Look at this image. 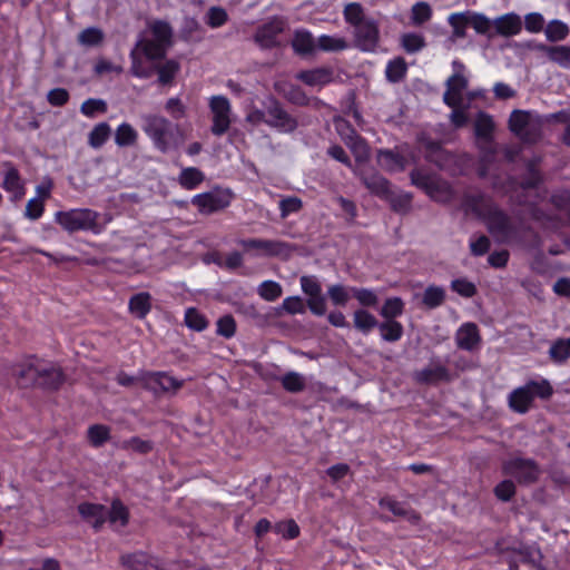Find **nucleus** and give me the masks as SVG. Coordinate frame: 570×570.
Listing matches in <instances>:
<instances>
[{
	"mask_svg": "<svg viewBox=\"0 0 570 570\" xmlns=\"http://www.w3.org/2000/svg\"><path fill=\"white\" fill-rule=\"evenodd\" d=\"M107 520L112 524L119 522L121 527L127 525L129 512L120 500H114L111 508L107 509Z\"/></svg>",
	"mask_w": 570,
	"mask_h": 570,
	"instance_id": "obj_42",
	"label": "nucleus"
},
{
	"mask_svg": "<svg viewBox=\"0 0 570 570\" xmlns=\"http://www.w3.org/2000/svg\"><path fill=\"white\" fill-rule=\"evenodd\" d=\"M145 386L158 392H176L183 386V381H179L166 373L156 372L147 374L145 377Z\"/></svg>",
	"mask_w": 570,
	"mask_h": 570,
	"instance_id": "obj_15",
	"label": "nucleus"
},
{
	"mask_svg": "<svg viewBox=\"0 0 570 570\" xmlns=\"http://www.w3.org/2000/svg\"><path fill=\"white\" fill-rule=\"evenodd\" d=\"M465 11L450 14L448 22L453 29L454 38H464L466 36L465 29L470 26Z\"/></svg>",
	"mask_w": 570,
	"mask_h": 570,
	"instance_id": "obj_57",
	"label": "nucleus"
},
{
	"mask_svg": "<svg viewBox=\"0 0 570 570\" xmlns=\"http://www.w3.org/2000/svg\"><path fill=\"white\" fill-rule=\"evenodd\" d=\"M276 311L278 315L282 312L291 315L303 314L306 311V305L299 296H289L283 301V304Z\"/></svg>",
	"mask_w": 570,
	"mask_h": 570,
	"instance_id": "obj_58",
	"label": "nucleus"
},
{
	"mask_svg": "<svg viewBox=\"0 0 570 570\" xmlns=\"http://www.w3.org/2000/svg\"><path fill=\"white\" fill-rule=\"evenodd\" d=\"M479 328L474 323L463 324L456 332L455 342L459 348L472 351L480 343Z\"/></svg>",
	"mask_w": 570,
	"mask_h": 570,
	"instance_id": "obj_21",
	"label": "nucleus"
},
{
	"mask_svg": "<svg viewBox=\"0 0 570 570\" xmlns=\"http://www.w3.org/2000/svg\"><path fill=\"white\" fill-rule=\"evenodd\" d=\"M191 204L196 206L202 214H212L227 207L229 205V198L219 193H205L194 196Z\"/></svg>",
	"mask_w": 570,
	"mask_h": 570,
	"instance_id": "obj_13",
	"label": "nucleus"
},
{
	"mask_svg": "<svg viewBox=\"0 0 570 570\" xmlns=\"http://www.w3.org/2000/svg\"><path fill=\"white\" fill-rule=\"evenodd\" d=\"M205 179L204 174L196 167L184 168L178 177L181 187L186 189H194Z\"/></svg>",
	"mask_w": 570,
	"mask_h": 570,
	"instance_id": "obj_35",
	"label": "nucleus"
},
{
	"mask_svg": "<svg viewBox=\"0 0 570 570\" xmlns=\"http://www.w3.org/2000/svg\"><path fill=\"white\" fill-rule=\"evenodd\" d=\"M351 293L362 306L374 307L379 303L377 295L370 288L351 287Z\"/></svg>",
	"mask_w": 570,
	"mask_h": 570,
	"instance_id": "obj_59",
	"label": "nucleus"
},
{
	"mask_svg": "<svg viewBox=\"0 0 570 570\" xmlns=\"http://www.w3.org/2000/svg\"><path fill=\"white\" fill-rule=\"evenodd\" d=\"M348 47L346 40L341 37L323 35L316 41V50L322 51H342Z\"/></svg>",
	"mask_w": 570,
	"mask_h": 570,
	"instance_id": "obj_43",
	"label": "nucleus"
},
{
	"mask_svg": "<svg viewBox=\"0 0 570 570\" xmlns=\"http://www.w3.org/2000/svg\"><path fill=\"white\" fill-rule=\"evenodd\" d=\"M282 386L289 393H299L306 387L305 377L294 371L287 372L281 379Z\"/></svg>",
	"mask_w": 570,
	"mask_h": 570,
	"instance_id": "obj_36",
	"label": "nucleus"
},
{
	"mask_svg": "<svg viewBox=\"0 0 570 570\" xmlns=\"http://www.w3.org/2000/svg\"><path fill=\"white\" fill-rule=\"evenodd\" d=\"M6 173L2 181V188L13 195V199H20L24 195V186L18 169L9 161L3 163Z\"/></svg>",
	"mask_w": 570,
	"mask_h": 570,
	"instance_id": "obj_19",
	"label": "nucleus"
},
{
	"mask_svg": "<svg viewBox=\"0 0 570 570\" xmlns=\"http://www.w3.org/2000/svg\"><path fill=\"white\" fill-rule=\"evenodd\" d=\"M78 512L97 531L101 529L107 520V508L102 504L82 502L78 505Z\"/></svg>",
	"mask_w": 570,
	"mask_h": 570,
	"instance_id": "obj_18",
	"label": "nucleus"
},
{
	"mask_svg": "<svg viewBox=\"0 0 570 570\" xmlns=\"http://www.w3.org/2000/svg\"><path fill=\"white\" fill-rule=\"evenodd\" d=\"M120 560L128 570H165L156 558L141 551L121 556Z\"/></svg>",
	"mask_w": 570,
	"mask_h": 570,
	"instance_id": "obj_17",
	"label": "nucleus"
},
{
	"mask_svg": "<svg viewBox=\"0 0 570 570\" xmlns=\"http://www.w3.org/2000/svg\"><path fill=\"white\" fill-rule=\"evenodd\" d=\"M142 131L150 138L155 148L167 154L170 150L178 149L185 141L184 131L179 125L159 115H144Z\"/></svg>",
	"mask_w": 570,
	"mask_h": 570,
	"instance_id": "obj_2",
	"label": "nucleus"
},
{
	"mask_svg": "<svg viewBox=\"0 0 570 570\" xmlns=\"http://www.w3.org/2000/svg\"><path fill=\"white\" fill-rule=\"evenodd\" d=\"M382 340L386 342H397L403 335V325L395 320H386L377 325Z\"/></svg>",
	"mask_w": 570,
	"mask_h": 570,
	"instance_id": "obj_33",
	"label": "nucleus"
},
{
	"mask_svg": "<svg viewBox=\"0 0 570 570\" xmlns=\"http://www.w3.org/2000/svg\"><path fill=\"white\" fill-rule=\"evenodd\" d=\"M168 48L154 39H139L131 51L145 56L149 60H161L166 57Z\"/></svg>",
	"mask_w": 570,
	"mask_h": 570,
	"instance_id": "obj_22",
	"label": "nucleus"
},
{
	"mask_svg": "<svg viewBox=\"0 0 570 570\" xmlns=\"http://www.w3.org/2000/svg\"><path fill=\"white\" fill-rule=\"evenodd\" d=\"M362 183L371 193L385 198L390 193V181L379 173H362Z\"/></svg>",
	"mask_w": 570,
	"mask_h": 570,
	"instance_id": "obj_24",
	"label": "nucleus"
},
{
	"mask_svg": "<svg viewBox=\"0 0 570 570\" xmlns=\"http://www.w3.org/2000/svg\"><path fill=\"white\" fill-rule=\"evenodd\" d=\"M468 205L473 213L481 217L490 234L499 243H507L515 233L511 218L483 194L468 198Z\"/></svg>",
	"mask_w": 570,
	"mask_h": 570,
	"instance_id": "obj_1",
	"label": "nucleus"
},
{
	"mask_svg": "<svg viewBox=\"0 0 570 570\" xmlns=\"http://www.w3.org/2000/svg\"><path fill=\"white\" fill-rule=\"evenodd\" d=\"M432 17V9L428 2H416L411 9V20L415 26H421Z\"/></svg>",
	"mask_w": 570,
	"mask_h": 570,
	"instance_id": "obj_55",
	"label": "nucleus"
},
{
	"mask_svg": "<svg viewBox=\"0 0 570 570\" xmlns=\"http://www.w3.org/2000/svg\"><path fill=\"white\" fill-rule=\"evenodd\" d=\"M137 131L134 127L127 122H122L118 126L115 135V142L120 146H131L137 141Z\"/></svg>",
	"mask_w": 570,
	"mask_h": 570,
	"instance_id": "obj_46",
	"label": "nucleus"
},
{
	"mask_svg": "<svg viewBox=\"0 0 570 570\" xmlns=\"http://www.w3.org/2000/svg\"><path fill=\"white\" fill-rule=\"evenodd\" d=\"M266 125L279 132L291 134L297 129L298 121L284 109L277 99L269 97L267 98Z\"/></svg>",
	"mask_w": 570,
	"mask_h": 570,
	"instance_id": "obj_7",
	"label": "nucleus"
},
{
	"mask_svg": "<svg viewBox=\"0 0 570 570\" xmlns=\"http://www.w3.org/2000/svg\"><path fill=\"white\" fill-rule=\"evenodd\" d=\"M41 374L37 381L36 387L45 391H57L66 381V376L59 366L45 364L41 366Z\"/></svg>",
	"mask_w": 570,
	"mask_h": 570,
	"instance_id": "obj_14",
	"label": "nucleus"
},
{
	"mask_svg": "<svg viewBox=\"0 0 570 570\" xmlns=\"http://www.w3.org/2000/svg\"><path fill=\"white\" fill-rule=\"evenodd\" d=\"M88 439L94 446L99 448L110 439V429L104 424H94L88 429Z\"/></svg>",
	"mask_w": 570,
	"mask_h": 570,
	"instance_id": "obj_53",
	"label": "nucleus"
},
{
	"mask_svg": "<svg viewBox=\"0 0 570 570\" xmlns=\"http://www.w3.org/2000/svg\"><path fill=\"white\" fill-rule=\"evenodd\" d=\"M533 49L544 52L550 61L559 65L561 68L570 69V45L547 46L537 43L533 46Z\"/></svg>",
	"mask_w": 570,
	"mask_h": 570,
	"instance_id": "obj_20",
	"label": "nucleus"
},
{
	"mask_svg": "<svg viewBox=\"0 0 570 570\" xmlns=\"http://www.w3.org/2000/svg\"><path fill=\"white\" fill-rule=\"evenodd\" d=\"M445 291L441 286L430 285L425 288L422 296V304L428 308H436L443 304Z\"/></svg>",
	"mask_w": 570,
	"mask_h": 570,
	"instance_id": "obj_37",
	"label": "nucleus"
},
{
	"mask_svg": "<svg viewBox=\"0 0 570 570\" xmlns=\"http://www.w3.org/2000/svg\"><path fill=\"white\" fill-rule=\"evenodd\" d=\"M473 129L475 139L494 138L495 124L492 116L484 111H479L473 124Z\"/></svg>",
	"mask_w": 570,
	"mask_h": 570,
	"instance_id": "obj_28",
	"label": "nucleus"
},
{
	"mask_svg": "<svg viewBox=\"0 0 570 570\" xmlns=\"http://www.w3.org/2000/svg\"><path fill=\"white\" fill-rule=\"evenodd\" d=\"M202 27L195 18L186 17L180 29V38L185 41H200Z\"/></svg>",
	"mask_w": 570,
	"mask_h": 570,
	"instance_id": "obj_41",
	"label": "nucleus"
},
{
	"mask_svg": "<svg viewBox=\"0 0 570 570\" xmlns=\"http://www.w3.org/2000/svg\"><path fill=\"white\" fill-rule=\"evenodd\" d=\"M102 40L104 32L96 27L86 28L78 35V42L86 47L98 46Z\"/></svg>",
	"mask_w": 570,
	"mask_h": 570,
	"instance_id": "obj_56",
	"label": "nucleus"
},
{
	"mask_svg": "<svg viewBox=\"0 0 570 570\" xmlns=\"http://www.w3.org/2000/svg\"><path fill=\"white\" fill-rule=\"evenodd\" d=\"M110 127L107 122H99L89 132L88 142L92 148H100L110 136Z\"/></svg>",
	"mask_w": 570,
	"mask_h": 570,
	"instance_id": "obj_48",
	"label": "nucleus"
},
{
	"mask_svg": "<svg viewBox=\"0 0 570 570\" xmlns=\"http://www.w3.org/2000/svg\"><path fill=\"white\" fill-rule=\"evenodd\" d=\"M406 62L402 57L391 60L385 70V75L389 81L399 82L406 73Z\"/></svg>",
	"mask_w": 570,
	"mask_h": 570,
	"instance_id": "obj_49",
	"label": "nucleus"
},
{
	"mask_svg": "<svg viewBox=\"0 0 570 570\" xmlns=\"http://www.w3.org/2000/svg\"><path fill=\"white\" fill-rule=\"evenodd\" d=\"M154 40L161 43L166 48L171 46L173 29L168 22L158 20L151 26Z\"/></svg>",
	"mask_w": 570,
	"mask_h": 570,
	"instance_id": "obj_45",
	"label": "nucleus"
},
{
	"mask_svg": "<svg viewBox=\"0 0 570 570\" xmlns=\"http://www.w3.org/2000/svg\"><path fill=\"white\" fill-rule=\"evenodd\" d=\"M377 159L380 165L389 171H402L406 166L405 157L390 149L380 150Z\"/></svg>",
	"mask_w": 570,
	"mask_h": 570,
	"instance_id": "obj_27",
	"label": "nucleus"
},
{
	"mask_svg": "<svg viewBox=\"0 0 570 570\" xmlns=\"http://www.w3.org/2000/svg\"><path fill=\"white\" fill-rule=\"evenodd\" d=\"M403 311V299L401 297H390L384 302L380 314L385 320H394L395 317L402 315Z\"/></svg>",
	"mask_w": 570,
	"mask_h": 570,
	"instance_id": "obj_50",
	"label": "nucleus"
},
{
	"mask_svg": "<svg viewBox=\"0 0 570 570\" xmlns=\"http://www.w3.org/2000/svg\"><path fill=\"white\" fill-rule=\"evenodd\" d=\"M353 322L354 327L364 334L368 333L379 325L376 317L363 308L356 309L354 312Z\"/></svg>",
	"mask_w": 570,
	"mask_h": 570,
	"instance_id": "obj_34",
	"label": "nucleus"
},
{
	"mask_svg": "<svg viewBox=\"0 0 570 570\" xmlns=\"http://www.w3.org/2000/svg\"><path fill=\"white\" fill-rule=\"evenodd\" d=\"M185 324L189 328L200 332L207 327L208 322L204 315L191 307L188 308L185 313Z\"/></svg>",
	"mask_w": 570,
	"mask_h": 570,
	"instance_id": "obj_62",
	"label": "nucleus"
},
{
	"mask_svg": "<svg viewBox=\"0 0 570 570\" xmlns=\"http://www.w3.org/2000/svg\"><path fill=\"white\" fill-rule=\"evenodd\" d=\"M410 178L413 185L423 189L430 196H434V194L441 189V184L435 176L421 169H413L410 173Z\"/></svg>",
	"mask_w": 570,
	"mask_h": 570,
	"instance_id": "obj_26",
	"label": "nucleus"
},
{
	"mask_svg": "<svg viewBox=\"0 0 570 570\" xmlns=\"http://www.w3.org/2000/svg\"><path fill=\"white\" fill-rule=\"evenodd\" d=\"M402 47L407 53H415L425 46L424 38L417 33H405L401 39Z\"/></svg>",
	"mask_w": 570,
	"mask_h": 570,
	"instance_id": "obj_63",
	"label": "nucleus"
},
{
	"mask_svg": "<svg viewBox=\"0 0 570 570\" xmlns=\"http://www.w3.org/2000/svg\"><path fill=\"white\" fill-rule=\"evenodd\" d=\"M343 125L351 132V137H348V140L346 139V146L351 148L356 160L366 159L368 157L366 141L347 122Z\"/></svg>",
	"mask_w": 570,
	"mask_h": 570,
	"instance_id": "obj_30",
	"label": "nucleus"
},
{
	"mask_svg": "<svg viewBox=\"0 0 570 570\" xmlns=\"http://www.w3.org/2000/svg\"><path fill=\"white\" fill-rule=\"evenodd\" d=\"M530 111L525 110H513L509 117V129L511 132H513L515 136H519L524 131L527 126H529V122L534 117Z\"/></svg>",
	"mask_w": 570,
	"mask_h": 570,
	"instance_id": "obj_32",
	"label": "nucleus"
},
{
	"mask_svg": "<svg viewBox=\"0 0 570 570\" xmlns=\"http://www.w3.org/2000/svg\"><path fill=\"white\" fill-rule=\"evenodd\" d=\"M525 142H535L541 137V119L539 116H534L529 126L518 136Z\"/></svg>",
	"mask_w": 570,
	"mask_h": 570,
	"instance_id": "obj_61",
	"label": "nucleus"
},
{
	"mask_svg": "<svg viewBox=\"0 0 570 570\" xmlns=\"http://www.w3.org/2000/svg\"><path fill=\"white\" fill-rule=\"evenodd\" d=\"M273 529L276 533L282 534L284 539L291 540L299 535V527L292 519L277 522Z\"/></svg>",
	"mask_w": 570,
	"mask_h": 570,
	"instance_id": "obj_64",
	"label": "nucleus"
},
{
	"mask_svg": "<svg viewBox=\"0 0 570 570\" xmlns=\"http://www.w3.org/2000/svg\"><path fill=\"white\" fill-rule=\"evenodd\" d=\"M238 245H240L245 250L256 249L265 256L279 257L283 259H287L294 250V245L277 239H240L238 240Z\"/></svg>",
	"mask_w": 570,
	"mask_h": 570,
	"instance_id": "obj_6",
	"label": "nucleus"
},
{
	"mask_svg": "<svg viewBox=\"0 0 570 570\" xmlns=\"http://www.w3.org/2000/svg\"><path fill=\"white\" fill-rule=\"evenodd\" d=\"M158 72V81L161 85L171 83L180 66L176 60H167L164 65L156 67Z\"/></svg>",
	"mask_w": 570,
	"mask_h": 570,
	"instance_id": "obj_54",
	"label": "nucleus"
},
{
	"mask_svg": "<svg viewBox=\"0 0 570 570\" xmlns=\"http://www.w3.org/2000/svg\"><path fill=\"white\" fill-rule=\"evenodd\" d=\"M540 472L538 463L532 459L513 458L502 464V473L514 478L520 484L534 483Z\"/></svg>",
	"mask_w": 570,
	"mask_h": 570,
	"instance_id": "obj_5",
	"label": "nucleus"
},
{
	"mask_svg": "<svg viewBox=\"0 0 570 570\" xmlns=\"http://www.w3.org/2000/svg\"><path fill=\"white\" fill-rule=\"evenodd\" d=\"M343 16L345 21L354 28L368 20V18L365 17L362 4L358 2L347 3L344 7Z\"/></svg>",
	"mask_w": 570,
	"mask_h": 570,
	"instance_id": "obj_38",
	"label": "nucleus"
},
{
	"mask_svg": "<svg viewBox=\"0 0 570 570\" xmlns=\"http://www.w3.org/2000/svg\"><path fill=\"white\" fill-rule=\"evenodd\" d=\"M258 294L267 302H274L282 295V286L274 281H265L258 287Z\"/></svg>",
	"mask_w": 570,
	"mask_h": 570,
	"instance_id": "obj_60",
	"label": "nucleus"
},
{
	"mask_svg": "<svg viewBox=\"0 0 570 570\" xmlns=\"http://www.w3.org/2000/svg\"><path fill=\"white\" fill-rule=\"evenodd\" d=\"M285 27L286 19L275 16L257 28L254 40L263 49L278 47L277 37L285 30Z\"/></svg>",
	"mask_w": 570,
	"mask_h": 570,
	"instance_id": "obj_9",
	"label": "nucleus"
},
{
	"mask_svg": "<svg viewBox=\"0 0 570 570\" xmlns=\"http://www.w3.org/2000/svg\"><path fill=\"white\" fill-rule=\"evenodd\" d=\"M354 46L365 52H374L380 41V29L375 20L368 19L354 28Z\"/></svg>",
	"mask_w": 570,
	"mask_h": 570,
	"instance_id": "obj_10",
	"label": "nucleus"
},
{
	"mask_svg": "<svg viewBox=\"0 0 570 570\" xmlns=\"http://www.w3.org/2000/svg\"><path fill=\"white\" fill-rule=\"evenodd\" d=\"M99 214L88 208L57 212L56 222L67 232L90 230L95 234L100 232L98 225Z\"/></svg>",
	"mask_w": 570,
	"mask_h": 570,
	"instance_id": "obj_4",
	"label": "nucleus"
},
{
	"mask_svg": "<svg viewBox=\"0 0 570 570\" xmlns=\"http://www.w3.org/2000/svg\"><path fill=\"white\" fill-rule=\"evenodd\" d=\"M389 200L392 209L399 214H407L412 205V195L409 193L393 194L391 190L389 196L385 197Z\"/></svg>",
	"mask_w": 570,
	"mask_h": 570,
	"instance_id": "obj_39",
	"label": "nucleus"
},
{
	"mask_svg": "<svg viewBox=\"0 0 570 570\" xmlns=\"http://www.w3.org/2000/svg\"><path fill=\"white\" fill-rule=\"evenodd\" d=\"M421 141L425 150L426 160L442 168L449 160V154L442 147V144L430 138H422Z\"/></svg>",
	"mask_w": 570,
	"mask_h": 570,
	"instance_id": "obj_25",
	"label": "nucleus"
},
{
	"mask_svg": "<svg viewBox=\"0 0 570 570\" xmlns=\"http://www.w3.org/2000/svg\"><path fill=\"white\" fill-rule=\"evenodd\" d=\"M42 362L28 361L17 364L12 370L16 383L21 389L36 387L39 375L41 374Z\"/></svg>",
	"mask_w": 570,
	"mask_h": 570,
	"instance_id": "obj_12",
	"label": "nucleus"
},
{
	"mask_svg": "<svg viewBox=\"0 0 570 570\" xmlns=\"http://www.w3.org/2000/svg\"><path fill=\"white\" fill-rule=\"evenodd\" d=\"M122 450H131L138 454L145 455L154 450V442L150 440H142L139 436H132L121 442Z\"/></svg>",
	"mask_w": 570,
	"mask_h": 570,
	"instance_id": "obj_44",
	"label": "nucleus"
},
{
	"mask_svg": "<svg viewBox=\"0 0 570 570\" xmlns=\"http://www.w3.org/2000/svg\"><path fill=\"white\" fill-rule=\"evenodd\" d=\"M549 356L554 363H563L570 357V337L559 338L552 343Z\"/></svg>",
	"mask_w": 570,
	"mask_h": 570,
	"instance_id": "obj_40",
	"label": "nucleus"
},
{
	"mask_svg": "<svg viewBox=\"0 0 570 570\" xmlns=\"http://www.w3.org/2000/svg\"><path fill=\"white\" fill-rule=\"evenodd\" d=\"M351 288L342 284H333L327 288V296L335 306H346L350 301Z\"/></svg>",
	"mask_w": 570,
	"mask_h": 570,
	"instance_id": "obj_51",
	"label": "nucleus"
},
{
	"mask_svg": "<svg viewBox=\"0 0 570 570\" xmlns=\"http://www.w3.org/2000/svg\"><path fill=\"white\" fill-rule=\"evenodd\" d=\"M292 48L298 56H311L316 51V41L309 31L298 29L294 32Z\"/></svg>",
	"mask_w": 570,
	"mask_h": 570,
	"instance_id": "obj_23",
	"label": "nucleus"
},
{
	"mask_svg": "<svg viewBox=\"0 0 570 570\" xmlns=\"http://www.w3.org/2000/svg\"><path fill=\"white\" fill-rule=\"evenodd\" d=\"M297 78L308 86H323L332 79V72L327 69L302 71Z\"/></svg>",
	"mask_w": 570,
	"mask_h": 570,
	"instance_id": "obj_31",
	"label": "nucleus"
},
{
	"mask_svg": "<svg viewBox=\"0 0 570 570\" xmlns=\"http://www.w3.org/2000/svg\"><path fill=\"white\" fill-rule=\"evenodd\" d=\"M466 18H469L470 26L480 35H489L491 27L493 26V21H491L487 16L479 12L465 11Z\"/></svg>",
	"mask_w": 570,
	"mask_h": 570,
	"instance_id": "obj_52",
	"label": "nucleus"
},
{
	"mask_svg": "<svg viewBox=\"0 0 570 570\" xmlns=\"http://www.w3.org/2000/svg\"><path fill=\"white\" fill-rule=\"evenodd\" d=\"M413 380L419 384L436 385L440 382H451L452 375L439 360L431 358L425 367L413 373Z\"/></svg>",
	"mask_w": 570,
	"mask_h": 570,
	"instance_id": "obj_11",
	"label": "nucleus"
},
{
	"mask_svg": "<svg viewBox=\"0 0 570 570\" xmlns=\"http://www.w3.org/2000/svg\"><path fill=\"white\" fill-rule=\"evenodd\" d=\"M128 308L131 314L142 320L151 309V295L148 292H140L130 297Z\"/></svg>",
	"mask_w": 570,
	"mask_h": 570,
	"instance_id": "obj_29",
	"label": "nucleus"
},
{
	"mask_svg": "<svg viewBox=\"0 0 570 570\" xmlns=\"http://www.w3.org/2000/svg\"><path fill=\"white\" fill-rule=\"evenodd\" d=\"M522 19L515 12L502 14L493 20L495 33L504 38L519 35L522 30Z\"/></svg>",
	"mask_w": 570,
	"mask_h": 570,
	"instance_id": "obj_16",
	"label": "nucleus"
},
{
	"mask_svg": "<svg viewBox=\"0 0 570 570\" xmlns=\"http://www.w3.org/2000/svg\"><path fill=\"white\" fill-rule=\"evenodd\" d=\"M552 392V387L548 381H530L524 386H520L510 393L509 406L514 412L524 414L531 407L535 396L548 399L551 396Z\"/></svg>",
	"mask_w": 570,
	"mask_h": 570,
	"instance_id": "obj_3",
	"label": "nucleus"
},
{
	"mask_svg": "<svg viewBox=\"0 0 570 570\" xmlns=\"http://www.w3.org/2000/svg\"><path fill=\"white\" fill-rule=\"evenodd\" d=\"M546 37L551 42L564 40L569 35V27L560 20H551L544 29Z\"/></svg>",
	"mask_w": 570,
	"mask_h": 570,
	"instance_id": "obj_47",
	"label": "nucleus"
},
{
	"mask_svg": "<svg viewBox=\"0 0 570 570\" xmlns=\"http://www.w3.org/2000/svg\"><path fill=\"white\" fill-rule=\"evenodd\" d=\"M209 108L213 114L210 131L215 136H223L230 127V102L225 96H213Z\"/></svg>",
	"mask_w": 570,
	"mask_h": 570,
	"instance_id": "obj_8",
	"label": "nucleus"
}]
</instances>
